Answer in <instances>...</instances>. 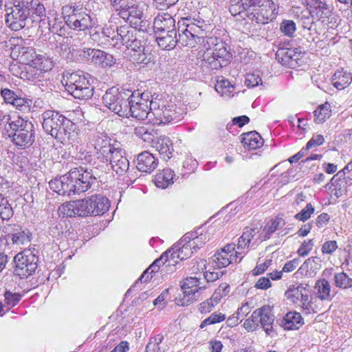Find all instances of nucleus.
Listing matches in <instances>:
<instances>
[{"instance_id":"nucleus-1","label":"nucleus","mask_w":352,"mask_h":352,"mask_svg":"<svg viewBox=\"0 0 352 352\" xmlns=\"http://www.w3.org/2000/svg\"><path fill=\"white\" fill-rule=\"evenodd\" d=\"M229 11L257 24H266L275 19L278 7L272 0H230Z\"/></svg>"},{"instance_id":"nucleus-2","label":"nucleus","mask_w":352,"mask_h":352,"mask_svg":"<svg viewBox=\"0 0 352 352\" xmlns=\"http://www.w3.org/2000/svg\"><path fill=\"white\" fill-rule=\"evenodd\" d=\"M96 182V177L92 170H85L80 166L52 179L49 182V186L51 190L60 195L71 196L87 191Z\"/></svg>"},{"instance_id":"nucleus-3","label":"nucleus","mask_w":352,"mask_h":352,"mask_svg":"<svg viewBox=\"0 0 352 352\" xmlns=\"http://www.w3.org/2000/svg\"><path fill=\"white\" fill-rule=\"evenodd\" d=\"M62 14L66 25L74 30L85 31L92 28L98 23L94 13L76 3L63 6Z\"/></svg>"},{"instance_id":"nucleus-4","label":"nucleus","mask_w":352,"mask_h":352,"mask_svg":"<svg viewBox=\"0 0 352 352\" xmlns=\"http://www.w3.org/2000/svg\"><path fill=\"white\" fill-rule=\"evenodd\" d=\"M6 130L12 142L21 148L30 147L35 141L34 124L21 117L10 120L8 126H6Z\"/></svg>"},{"instance_id":"nucleus-5","label":"nucleus","mask_w":352,"mask_h":352,"mask_svg":"<svg viewBox=\"0 0 352 352\" xmlns=\"http://www.w3.org/2000/svg\"><path fill=\"white\" fill-rule=\"evenodd\" d=\"M209 48L213 45L212 52L205 54L204 60L211 69H218L226 66L232 59V54L228 50L226 45L217 37H209L206 40Z\"/></svg>"},{"instance_id":"nucleus-6","label":"nucleus","mask_w":352,"mask_h":352,"mask_svg":"<svg viewBox=\"0 0 352 352\" xmlns=\"http://www.w3.org/2000/svg\"><path fill=\"white\" fill-rule=\"evenodd\" d=\"M129 89H119L112 87L108 89L102 96V102L109 110L120 117L129 118Z\"/></svg>"},{"instance_id":"nucleus-7","label":"nucleus","mask_w":352,"mask_h":352,"mask_svg":"<svg viewBox=\"0 0 352 352\" xmlns=\"http://www.w3.org/2000/svg\"><path fill=\"white\" fill-rule=\"evenodd\" d=\"M12 4L6 8V24L12 30L19 31L25 27L30 19L28 1L13 0Z\"/></svg>"},{"instance_id":"nucleus-8","label":"nucleus","mask_w":352,"mask_h":352,"mask_svg":"<svg viewBox=\"0 0 352 352\" xmlns=\"http://www.w3.org/2000/svg\"><path fill=\"white\" fill-rule=\"evenodd\" d=\"M65 89L74 98L80 100L89 99L94 94V87L82 72L69 74Z\"/></svg>"},{"instance_id":"nucleus-9","label":"nucleus","mask_w":352,"mask_h":352,"mask_svg":"<svg viewBox=\"0 0 352 352\" xmlns=\"http://www.w3.org/2000/svg\"><path fill=\"white\" fill-rule=\"evenodd\" d=\"M37 252L38 251L35 248H33V250L25 249L14 256V274L15 276L23 279L27 278L35 272L38 261Z\"/></svg>"},{"instance_id":"nucleus-10","label":"nucleus","mask_w":352,"mask_h":352,"mask_svg":"<svg viewBox=\"0 0 352 352\" xmlns=\"http://www.w3.org/2000/svg\"><path fill=\"white\" fill-rule=\"evenodd\" d=\"M101 34L109 45L120 48L122 45L129 46L137 37L138 30L129 25L117 27L116 33L109 28H103Z\"/></svg>"},{"instance_id":"nucleus-11","label":"nucleus","mask_w":352,"mask_h":352,"mask_svg":"<svg viewBox=\"0 0 352 352\" xmlns=\"http://www.w3.org/2000/svg\"><path fill=\"white\" fill-rule=\"evenodd\" d=\"M7 47H10L11 57L19 60L20 63L33 67L40 54H36L35 50L32 47L25 45L21 38L12 37L8 41Z\"/></svg>"},{"instance_id":"nucleus-12","label":"nucleus","mask_w":352,"mask_h":352,"mask_svg":"<svg viewBox=\"0 0 352 352\" xmlns=\"http://www.w3.org/2000/svg\"><path fill=\"white\" fill-rule=\"evenodd\" d=\"M302 3L307 8L309 14L312 18L328 28H333L330 25L332 23V12L325 1L321 0H302Z\"/></svg>"},{"instance_id":"nucleus-13","label":"nucleus","mask_w":352,"mask_h":352,"mask_svg":"<svg viewBox=\"0 0 352 352\" xmlns=\"http://www.w3.org/2000/svg\"><path fill=\"white\" fill-rule=\"evenodd\" d=\"M91 204L89 197L63 203L58 208L59 215L63 217H87L91 214Z\"/></svg>"},{"instance_id":"nucleus-14","label":"nucleus","mask_w":352,"mask_h":352,"mask_svg":"<svg viewBox=\"0 0 352 352\" xmlns=\"http://www.w3.org/2000/svg\"><path fill=\"white\" fill-rule=\"evenodd\" d=\"M42 126L44 131L56 140L60 136L59 132L66 117L60 112L54 110H46L42 115Z\"/></svg>"},{"instance_id":"nucleus-15","label":"nucleus","mask_w":352,"mask_h":352,"mask_svg":"<svg viewBox=\"0 0 352 352\" xmlns=\"http://www.w3.org/2000/svg\"><path fill=\"white\" fill-rule=\"evenodd\" d=\"M204 30L202 27L195 23L186 25L183 33H179L178 42L183 46L194 47L197 44L204 42Z\"/></svg>"},{"instance_id":"nucleus-16","label":"nucleus","mask_w":352,"mask_h":352,"mask_svg":"<svg viewBox=\"0 0 352 352\" xmlns=\"http://www.w3.org/2000/svg\"><path fill=\"white\" fill-rule=\"evenodd\" d=\"M199 280L196 277H188L181 283L183 297L176 298V303L179 306H186L196 301L199 298L198 291Z\"/></svg>"},{"instance_id":"nucleus-17","label":"nucleus","mask_w":352,"mask_h":352,"mask_svg":"<svg viewBox=\"0 0 352 352\" xmlns=\"http://www.w3.org/2000/svg\"><path fill=\"white\" fill-rule=\"evenodd\" d=\"M102 162L107 166L109 164L111 169L118 175H124L129 168V161L125 155L124 150L116 148Z\"/></svg>"},{"instance_id":"nucleus-18","label":"nucleus","mask_w":352,"mask_h":352,"mask_svg":"<svg viewBox=\"0 0 352 352\" xmlns=\"http://www.w3.org/2000/svg\"><path fill=\"white\" fill-rule=\"evenodd\" d=\"M304 54L299 48H280L276 53V59L283 65L295 68L302 64Z\"/></svg>"},{"instance_id":"nucleus-19","label":"nucleus","mask_w":352,"mask_h":352,"mask_svg":"<svg viewBox=\"0 0 352 352\" xmlns=\"http://www.w3.org/2000/svg\"><path fill=\"white\" fill-rule=\"evenodd\" d=\"M111 6L118 11V14L124 19L130 17L140 19L142 12L138 9L134 0H109Z\"/></svg>"},{"instance_id":"nucleus-20","label":"nucleus","mask_w":352,"mask_h":352,"mask_svg":"<svg viewBox=\"0 0 352 352\" xmlns=\"http://www.w3.org/2000/svg\"><path fill=\"white\" fill-rule=\"evenodd\" d=\"M91 143L96 150L97 158L101 162L116 148L111 144V139L109 136L104 133H94Z\"/></svg>"},{"instance_id":"nucleus-21","label":"nucleus","mask_w":352,"mask_h":352,"mask_svg":"<svg viewBox=\"0 0 352 352\" xmlns=\"http://www.w3.org/2000/svg\"><path fill=\"white\" fill-rule=\"evenodd\" d=\"M262 226L256 225L247 226L244 228L242 235L238 239L236 249L239 251H245V248L254 246L260 241L259 234Z\"/></svg>"},{"instance_id":"nucleus-22","label":"nucleus","mask_w":352,"mask_h":352,"mask_svg":"<svg viewBox=\"0 0 352 352\" xmlns=\"http://www.w3.org/2000/svg\"><path fill=\"white\" fill-rule=\"evenodd\" d=\"M59 134L60 136L58 135L56 140L63 144L65 142L72 144L82 138L80 130L67 118H65Z\"/></svg>"},{"instance_id":"nucleus-23","label":"nucleus","mask_w":352,"mask_h":352,"mask_svg":"<svg viewBox=\"0 0 352 352\" xmlns=\"http://www.w3.org/2000/svg\"><path fill=\"white\" fill-rule=\"evenodd\" d=\"M157 160L148 151L140 153L136 159V167L138 170L151 173L157 166Z\"/></svg>"},{"instance_id":"nucleus-24","label":"nucleus","mask_w":352,"mask_h":352,"mask_svg":"<svg viewBox=\"0 0 352 352\" xmlns=\"http://www.w3.org/2000/svg\"><path fill=\"white\" fill-rule=\"evenodd\" d=\"M153 28L155 34L167 30L177 31L175 21L168 13L158 14L154 19Z\"/></svg>"},{"instance_id":"nucleus-25","label":"nucleus","mask_w":352,"mask_h":352,"mask_svg":"<svg viewBox=\"0 0 352 352\" xmlns=\"http://www.w3.org/2000/svg\"><path fill=\"white\" fill-rule=\"evenodd\" d=\"M158 45L163 50L173 49L178 42L177 31L167 30L155 34Z\"/></svg>"},{"instance_id":"nucleus-26","label":"nucleus","mask_w":352,"mask_h":352,"mask_svg":"<svg viewBox=\"0 0 352 352\" xmlns=\"http://www.w3.org/2000/svg\"><path fill=\"white\" fill-rule=\"evenodd\" d=\"M91 204V216H98L104 214L110 207L109 200L102 195H94L89 197Z\"/></svg>"},{"instance_id":"nucleus-27","label":"nucleus","mask_w":352,"mask_h":352,"mask_svg":"<svg viewBox=\"0 0 352 352\" xmlns=\"http://www.w3.org/2000/svg\"><path fill=\"white\" fill-rule=\"evenodd\" d=\"M247 252L248 251H239L236 249L234 254H228V253L226 252L224 250H221L214 255V258L213 261L219 268L226 267L230 263L237 262L239 256Z\"/></svg>"},{"instance_id":"nucleus-28","label":"nucleus","mask_w":352,"mask_h":352,"mask_svg":"<svg viewBox=\"0 0 352 352\" xmlns=\"http://www.w3.org/2000/svg\"><path fill=\"white\" fill-rule=\"evenodd\" d=\"M259 311L261 312V316H259V323L261 327L269 336H272L274 333L273 324L274 322V316L272 313V310L269 306H263L259 308Z\"/></svg>"},{"instance_id":"nucleus-29","label":"nucleus","mask_w":352,"mask_h":352,"mask_svg":"<svg viewBox=\"0 0 352 352\" xmlns=\"http://www.w3.org/2000/svg\"><path fill=\"white\" fill-rule=\"evenodd\" d=\"M322 261L318 256L307 258L298 270L297 273L302 276H311L317 273L321 268Z\"/></svg>"},{"instance_id":"nucleus-30","label":"nucleus","mask_w":352,"mask_h":352,"mask_svg":"<svg viewBox=\"0 0 352 352\" xmlns=\"http://www.w3.org/2000/svg\"><path fill=\"white\" fill-rule=\"evenodd\" d=\"M154 144V147L164 160H168L172 157L173 148L170 138L164 135L160 136L157 138Z\"/></svg>"},{"instance_id":"nucleus-31","label":"nucleus","mask_w":352,"mask_h":352,"mask_svg":"<svg viewBox=\"0 0 352 352\" xmlns=\"http://www.w3.org/2000/svg\"><path fill=\"white\" fill-rule=\"evenodd\" d=\"M285 224V220L280 217H276L274 219H271L263 228L259 234L260 241H264L269 239L272 234L276 230L283 228Z\"/></svg>"},{"instance_id":"nucleus-32","label":"nucleus","mask_w":352,"mask_h":352,"mask_svg":"<svg viewBox=\"0 0 352 352\" xmlns=\"http://www.w3.org/2000/svg\"><path fill=\"white\" fill-rule=\"evenodd\" d=\"M314 289L316 297L322 301L329 302L334 297V294L331 292L330 283L324 278L318 280Z\"/></svg>"},{"instance_id":"nucleus-33","label":"nucleus","mask_w":352,"mask_h":352,"mask_svg":"<svg viewBox=\"0 0 352 352\" xmlns=\"http://www.w3.org/2000/svg\"><path fill=\"white\" fill-rule=\"evenodd\" d=\"M241 143L249 150H255L263 144L260 134L256 131H250L243 135Z\"/></svg>"},{"instance_id":"nucleus-34","label":"nucleus","mask_w":352,"mask_h":352,"mask_svg":"<svg viewBox=\"0 0 352 352\" xmlns=\"http://www.w3.org/2000/svg\"><path fill=\"white\" fill-rule=\"evenodd\" d=\"M176 258H180L179 255V248L173 247L170 250H168L164 252L162 256L156 259L153 263L155 265H157V267H160L161 265H163L166 267L170 265H175L177 261L175 260Z\"/></svg>"},{"instance_id":"nucleus-35","label":"nucleus","mask_w":352,"mask_h":352,"mask_svg":"<svg viewBox=\"0 0 352 352\" xmlns=\"http://www.w3.org/2000/svg\"><path fill=\"white\" fill-rule=\"evenodd\" d=\"M127 110L129 111V117L131 116L140 120L146 118L149 120L150 118L148 104L142 103L134 104L130 103Z\"/></svg>"},{"instance_id":"nucleus-36","label":"nucleus","mask_w":352,"mask_h":352,"mask_svg":"<svg viewBox=\"0 0 352 352\" xmlns=\"http://www.w3.org/2000/svg\"><path fill=\"white\" fill-rule=\"evenodd\" d=\"M175 175L170 168H165L155 175V184L157 187L166 188L173 184Z\"/></svg>"},{"instance_id":"nucleus-37","label":"nucleus","mask_w":352,"mask_h":352,"mask_svg":"<svg viewBox=\"0 0 352 352\" xmlns=\"http://www.w3.org/2000/svg\"><path fill=\"white\" fill-rule=\"evenodd\" d=\"M351 81V74L343 70L336 71L332 77L333 86L339 90L344 89L350 85Z\"/></svg>"},{"instance_id":"nucleus-38","label":"nucleus","mask_w":352,"mask_h":352,"mask_svg":"<svg viewBox=\"0 0 352 352\" xmlns=\"http://www.w3.org/2000/svg\"><path fill=\"white\" fill-rule=\"evenodd\" d=\"M302 317L299 313L289 312L282 320V326L285 329H298L302 324Z\"/></svg>"},{"instance_id":"nucleus-39","label":"nucleus","mask_w":352,"mask_h":352,"mask_svg":"<svg viewBox=\"0 0 352 352\" xmlns=\"http://www.w3.org/2000/svg\"><path fill=\"white\" fill-rule=\"evenodd\" d=\"M176 119V112L170 106L163 105L160 109V117H155L153 120V124H166Z\"/></svg>"},{"instance_id":"nucleus-40","label":"nucleus","mask_w":352,"mask_h":352,"mask_svg":"<svg viewBox=\"0 0 352 352\" xmlns=\"http://www.w3.org/2000/svg\"><path fill=\"white\" fill-rule=\"evenodd\" d=\"M93 63L98 65L102 67H111L116 63V60L111 54H107L100 50L94 52Z\"/></svg>"},{"instance_id":"nucleus-41","label":"nucleus","mask_w":352,"mask_h":352,"mask_svg":"<svg viewBox=\"0 0 352 352\" xmlns=\"http://www.w3.org/2000/svg\"><path fill=\"white\" fill-rule=\"evenodd\" d=\"M159 95H157L154 97V95H152V98L148 102L149 121L153 122L155 117H160V109L164 105V101L161 97L159 98Z\"/></svg>"},{"instance_id":"nucleus-42","label":"nucleus","mask_w":352,"mask_h":352,"mask_svg":"<svg viewBox=\"0 0 352 352\" xmlns=\"http://www.w3.org/2000/svg\"><path fill=\"white\" fill-rule=\"evenodd\" d=\"M309 286L308 284L300 283L298 285H291L285 292V296L286 298L296 305L300 300V296L305 288H308Z\"/></svg>"},{"instance_id":"nucleus-43","label":"nucleus","mask_w":352,"mask_h":352,"mask_svg":"<svg viewBox=\"0 0 352 352\" xmlns=\"http://www.w3.org/2000/svg\"><path fill=\"white\" fill-rule=\"evenodd\" d=\"M211 233L206 230L204 232L201 228H199L196 231L194 241L190 243V250L197 251L201 247H202L207 241L210 239Z\"/></svg>"},{"instance_id":"nucleus-44","label":"nucleus","mask_w":352,"mask_h":352,"mask_svg":"<svg viewBox=\"0 0 352 352\" xmlns=\"http://www.w3.org/2000/svg\"><path fill=\"white\" fill-rule=\"evenodd\" d=\"M129 103L132 104H148V102L150 101L151 98H152V95L149 92H142L140 93L139 90H135L134 91H131L129 90Z\"/></svg>"},{"instance_id":"nucleus-45","label":"nucleus","mask_w":352,"mask_h":352,"mask_svg":"<svg viewBox=\"0 0 352 352\" xmlns=\"http://www.w3.org/2000/svg\"><path fill=\"white\" fill-rule=\"evenodd\" d=\"M151 54H146L144 50L130 53V61L135 66H140V67L147 65L151 61Z\"/></svg>"},{"instance_id":"nucleus-46","label":"nucleus","mask_w":352,"mask_h":352,"mask_svg":"<svg viewBox=\"0 0 352 352\" xmlns=\"http://www.w3.org/2000/svg\"><path fill=\"white\" fill-rule=\"evenodd\" d=\"M31 233L28 230H18L11 234V240L16 245L28 244L31 241Z\"/></svg>"},{"instance_id":"nucleus-47","label":"nucleus","mask_w":352,"mask_h":352,"mask_svg":"<svg viewBox=\"0 0 352 352\" xmlns=\"http://www.w3.org/2000/svg\"><path fill=\"white\" fill-rule=\"evenodd\" d=\"M331 111L330 109V104L325 103L320 105L314 111L315 122L318 124L323 123L327 118L331 116Z\"/></svg>"},{"instance_id":"nucleus-48","label":"nucleus","mask_w":352,"mask_h":352,"mask_svg":"<svg viewBox=\"0 0 352 352\" xmlns=\"http://www.w3.org/2000/svg\"><path fill=\"white\" fill-rule=\"evenodd\" d=\"M163 340L164 336L160 334L151 337L146 346L145 352H165V349L160 346Z\"/></svg>"},{"instance_id":"nucleus-49","label":"nucleus","mask_w":352,"mask_h":352,"mask_svg":"<svg viewBox=\"0 0 352 352\" xmlns=\"http://www.w3.org/2000/svg\"><path fill=\"white\" fill-rule=\"evenodd\" d=\"M334 284L339 288L349 289L352 287V278L344 272L337 273L334 275Z\"/></svg>"},{"instance_id":"nucleus-50","label":"nucleus","mask_w":352,"mask_h":352,"mask_svg":"<svg viewBox=\"0 0 352 352\" xmlns=\"http://www.w3.org/2000/svg\"><path fill=\"white\" fill-rule=\"evenodd\" d=\"M309 290L308 288H305L302 292L300 296V300L297 302L296 305L301 307L303 310L307 311V313L311 311L315 312L313 307V302L309 300Z\"/></svg>"},{"instance_id":"nucleus-51","label":"nucleus","mask_w":352,"mask_h":352,"mask_svg":"<svg viewBox=\"0 0 352 352\" xmlns=\"http://www.w3.org/2000/svg\"><path fill=\"white\" fill-rule=\"evenodd\" d=\"M261 312L259 309L254 311L251 316L248 318L243 324L244 328L248 331H253L256 330L259 323V316H261Z\"/></svg>"},{"instance_id":"nucleus-52","label":"nucleus","mask_w":352,"mask_h":352,"mask_svg":"<svg viewBox=\"0 0 352 352\" xmlns=\"http://www.w3.org/2000/svg\"><path fill=\"white\" fill-rule=\"evenodd\" d=\"M280 30L281 32L289 37H293L296 31V25L294 21L284 19L280 23Z\"/></svg>"},{"instance_id":"nucleus-53","label":"nucleus","mask_w":352,"mask_h":352,"mask_svg":"<svg viewBox=\"0 0 352 352\" xmlns=\"http://www.w3.org/2000/svg\"><path fill=\"white\" fill-rule=\"evenodd\" d=\"M12 104L21 111L28 112L32 105V100L16 96Z\"/></svg>"},{"instance_id":"nucleus-54","label":"nucleus","mask_w":352,"mask_h":352,"mask_svg":"<svg viewBox=\"0 0 352 352\" xmlns=\"http://www.w3.org/2000/svg\"><path fill=\"white\" fill-rule=\"evenodd\" d=\"M300 21L301 22L302 26L304 29H307L308 30H315L316 24L318 23L317 21L312 18V15L309 14V11L306 12H302V14L300 16Z\"/></svg>"},{"instance_id":"nucleus-55","label":"nucleus","mask_w":352,"mask_h":352,"mask_svg":"<svg viewBox=\"0 0 352 352\" xmlns=\"http://www.w3.org/2000/svg\"><path fill=\"white\" fill-rule=\"evenodd\" d=\"M53 63L50 59L45 58L43 56L39 55L33 67L43 72H48L53 68Z\"/></svg>"},{"instance_id":"nucleus-56","label":"nucleus","mask_w":352,"mask_h":352,"mask_svg":"<svg viewBox=\"0 0 352 352\" xmlns=\"http://www.w3.org/2000/svg\"><path fill=\"white\" fill-rule=\"evenodd\" d=\"M215 89L217 92L223 95L227 93L232 92L234 89V87L228 80L222 78L221 80H217V85H215Z\"/></svg>"},{"instance_id":"nucleus-57","label":"nucleus","mask_w":352,"mask_h":352,"mask_svg":"<svg viewBox=\"0 0 352 352\" xmlns=\"http://www.w3.org/2000/svg\"><path fill=\"white\" fill-rule=\"evenodd\" d=\"M196 231L195 232L186 233L182 239L179 243L175 247L179 248V252L182 253L184 250L190 249V243L194 241Z\"/></svg>"},{"instance_id":"nucleus-58","label":"nucleus","mask_w":352,"mask_h":352,"mask_svg":"<svg viewBox=\"0 0 352 352\" xmlns=\"http://www.w3.org/2000/svg\"><path fill=\"white\" fill-rule=\"evenodd\" d=\"M13 213L14 212L11 205L9 204L8 199L4 198L0 206V216H1V219L3 221L10 219L12 217Z\"/></svg>"},{"instance_id":"nucleus-59","label":"nucleus","mask_w":352,"mask_h":352,"mask_svg":"<svg viewBox=\"0 0 352 352\" xmlns=\"http://www.w3.org/2000/svg\"><path fill=\"white\" fill-rule=\"evenodd\" d=\"M314 210V207L311 203H309L306 205L305 208L294 216V218L298 221H305L311 217Z\"/></svg>"},{"instance_id":"nucleus-60","label":"nucleus","mask_w":352,"mask_h":352,"mask_svg":"<svg viewBox=\"0 0 352 352\" xmlns=\"http://www.w3.org/2000/svg\"><path fill=\"white\" fill-rule=\"evenodd\" d=\"M5 302L10 307L16 305L21 300V295L17 293H12L10 291H6L4 294Z\"/></svg>"},{"instance_id":"nucleus-61","label":"nucleus","mask_w":352,"mask_h":352,"mask_svg":"<svg viewBox=\"0 0 352 352\" xmlns=\"http://www.w3.org/2000/svg\"><path fill=\"white\" fill-rule=\"evenodd\" d=\"M261 82V78L258 74H248L245 80V85L248 87H255L259 85Z\"/></svg>"},{"instance_id":"nucleus-62","label":"nucleus","mask_w":352,"mask_h":352,"mask_svg":"<svg viewBox=\"0 0 352 352\" xmlns=\"http://www.w3.org/2000/svg\"><path fill=\"white\" fill-rule=\"evenodd\" d=\"M179 0H153L155 7L160 10H164L175 5Z\"/></svg>"},{"instance_id":"nucleus-63","label":"nucleus","mask_w":352,"mask_h":352,"mask_svg":"<svg viewBox=\"0 0 352 352\" xmlns=\"http://www.w3.org/2000/svg\"><path fill=\"white\" fill-rule=\"evenodd\" d=\"M314 247L313 239L309 241H305L298 250V254L300 256H307Z\"/></svg>"},{"instance_id":"nucleus-64","label":"nucleus","mask_w":352,"mask_h":352,"mask_svg":"<svg viewBox=\"0 0 352 352\" xmlns=\"http://www.w3.org/2000/svg\"><path fill=\"white\" fill-rule=\"evenodd\" d=\"M49 30L54 34H58L62 30V22L58 21V19L54 18L52 19H48L47 21Z\"/></svg>"}]
</instances>
